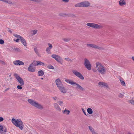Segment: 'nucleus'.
Segmentation results:
<instances>
[{"label": "nucleus", "instance_id": "obj_1", "mask_svg": "<svg viewBox=\"0 0 134 134\" xmlns=\"http://www.w3.org/2000/svg\"><path fill=\"white\" fill-rule=\"evenodd\" d=\"M96 68L98 72L102 74H104L106 70V68L100 62H97L96 63Z\"/></svg>", "mask_w": 134, "mask_h": 134}, {"label": "nucleus", "instance_id": "obj_2", "mask_svg": "<svg viewBox=\"0 0 134 134\" xmlns=\"http://www.w3.org/2000/svg\"><path fill=\"white\" fill-rule=\"evenodd\" d=\"M12 122L15 126L19 127L20 130L23 129L24 125L21 119H18L16 120L14 118H13L12 119Z\"/></svg>", "mask_w": 134, "mask_h": 134}, {"label": "nucleus", "instance_id": "obj_3", "mask_svg": "<svg viewBox=\"0 0 134 134\" xmlns=\"http://www.w3.org/2000/svg\"><path fill=\"white\" fill-rule=\"evenodd\" d=\"M28 102L32 105L40 109H42L43 108V106L35 101L31 99L28 100Z\"/></svg>", "mask_w": 134, "mask_h": 134}, {"label": "nucleus", "instance_id": "obj_4", "mask_svg": "<svg viewBox=\"0 0 134 134\" xmlns=\"http://www.w3.org/2000/svg\"><path fill=\"white\" fill-rule=\"evenodd\" d=\"M90 3L88 1H85L79 3L75 4V6L76 7H88L90 6Z\"/></svg>", "mask_w": 134, "mask_h": 134}, {"label": "nucleus", "instance_id": "obj_5", "mask_svg": "<svg viewBox=\"0 0 134 134\" xmlns=\"http://www.w3.org/2000/svg\"><path fill=\"white\" fill-rule=\"evenodd\" d=\"M86 25L95 29H100L102 28V26L93 23H87L86 24Z\"/></svg>", "mask_w": 134, "mask_h": 134}, {"label": "nucleus", "instance_id": "obj_6", "mask_svg": "<svg viewBox=\"0 0 134 134\" xmlns=\"http://www.w3.org/2000/svg\"><path fill=\"white\" fill-rule=\"evenodd\" d=\"M51 57L55 59L58 63L62 64L63 59L60 56L55 54H53L51 55Z\"/></svg>", "mask_w": 134, "mask_h": 134}, {"label": "nucleus", "instance_id": "obj_7", "mask_svg": "<svg viewBox=\"0 0 134 134\" xmlns=\"http://www.w3.org/2000/svg\"><path fill=\"white\" fill-rule=\"evenodd\" d=\"M14 76L21 85H24V82L23 79L18 74L15 73Z\"/></svg>", "mask_w": 134, "mask_h": 134}, {"label": "nucleus", "instance_id": "obj_8", "mask_svg": "<svg viewBox=\"0 0 134 134\" xmlns=\"http://www.w3.org/2000/svg\"><path fill=\"white\" fill-rule=\"evenodd\" d=\"M84 60V65L86 67L88 70H91V65L89 60L86 58Z\"/></svg>", "mask_w": 134, "mask_h": 134}, {"label": "nucleus", "instance_id": "obj_9", "mask_svg": "<svg viewBox=\"0 0 134 134\" xmlns=\"http://www.w3.org/2000/svg\"><path fill=\"white\" fill-rule=\"evenodd\" d=\"M73 74L79 78L80 79L83 80L84 79V77L82 74L76 70H72Z\"/></svg>", "mask_w": 134, "mask_h": 134}, {"label": "nucleus", "instance_id": "obj_10", "mask_svg": "<svg viewBox=\"0 0 134 134\" xmlns=\"http://www.w3.org/2000/svg\"><path fill=\"white\" fill-rule=\"evenodd\" d=\"M87 46L88 47L97 49L99 50H101L102 49V47L94 44H87Z\"/></svg>", "mask_w": 134, "mask_h": 134}, {"label": "nucleus", "instance_id": "obj_11", "mask_svg": "<svg viewBox=\"0 0 134 134\" xmlns=\"http://www.w3.org/2000/svg\"><path fill=\"white\" fill-rule=\"evenodd\" d=\"M47 44L48 46L46 48V51L48 54H51V50L53 48V46L52 44L50 43H48Z\"/></svg>", "mask_w": 134, "mask_h": 134}, {"label": "nucleus", "instance_id": "obj_12", "mask_svg": "<svg viewBox=\"0 0 134 134\" xmlns=\"http://www.w3.org/2000/svg\"><path fill=\"white\" fill-rule=\"evenodd\" d=\"M57 86L58 88L63 85L59 79H58L55 80Z\"/></svg>", "mask_w": 134, "mask_h": 134}, {"label": "nucleus", "instance_id": "obj_13", "mask_svg": "<svg viewBox=\"0 0 134 134\" xmlns=\"http://www.w3.org/2000/svg\"><path fill=\"white\" fill-rule=\"evenodd\" d=\"M13 63L14 65H23L24 64L23 62L19 60L13 61Z\"/></svg>", "mask_w": 134, "mask_h": 134}, {"label": "nucleus", "instance_id": "obj_14", "mask_svg": "<svg viewBox=\"0 0 134 134\" xmlns=\"http://www.w3.org/2000/svg\"><path fill=\"white\" fill-rule=\"evenodd\" d=\"M74 85H75L76 88L77 89H79L82 91H83L85 90V88H83L79 84L76 82H75Z\"/></svg>", "mask_w": 134, "mask_h": 134}, {"label": "nucleus", "instance_id": "obj_15", "mask_svg": "<svg viewBox=\"0 0 134 134\" xmlns=\"http://www.w3.org/2000/svg\"><path fill=\"white\" fill-rule=\"evenodd\" d=\"M99 85L101 87H104L107 88H109L108 85L106 83L103 82H100L98 83Z\"/></svg>", "mask_w": 134, "mask_h": 134}, {"label": "nucleus", "instance_id": "obj_16", "mask_svg": "<svg viewBox=\"0 0 134 134\" xmlns=\"http://www.w3.org/2000/svg\"><path fill=\"white\" fill-rule=\"evenodd\" d=\"M4 128L3 126L0 124V134H4L7 132V130L6 129L3 130Z\"/></svg>", "mask_w": 134, "mask_h": 134}, {"label": "nucleus", "instance_id": "obj_17", "mask_svg": "<svg viewBox=\"0 0 134 134\" xmlns=\"http://www.w3.org/2000/svg\"><path fill=\"white\" fill-rule=\"evenodd\" d=\"M65 81L66 82L68 83L69 84H70L72 85H74L75 82L74 81H73L69 79H65Z\"/></svg>", "mask_w": 134, "mask_h": 134}, {"label": "nucleus", "instance_id": "obj_18", "mask_svg": "<svg viewBox=\"0 0 134 134\" xmlns=\"http://www.w3.org/2000/svg\"><path fill=\"white\" fill-rule=\"evenodd\" d=\"M60 91L63 93H65L66 92V90L64 85L58 88Z\"/></svg>", "mask_w": 134, "mask_h": 134}, {"label": "nucleus", "instance_id": "obj_19", "mask_svg": "<svg viewBox=\"0 0 134 134\" xmlns=\"http://www.w3.org/2000/svg\"><path fill=\"white\" fill-rule=\"evenodd\" d=\"M28 70L30 72H34L35 71V69L33 67V65L31 64L29 66Z\"/></svg>", "mask_w": 134, "mask_h": 134}, {"label": "nucleus", "instance_id": "obj_20", "mask_svg": "<svg viewBox=\"0 0 134 134\" xmlns=\"http://www.w3.org/2000/svg\"><path fill=\"white\" fill-rule=\"evenodd\" d=\"M20 41L21 43L25 46H27V43L24 38L22 37L20 38Z\"/></svg>", "mask_w": 134, "mask_h": 134}, {"label": "nucleus", "instance_id": "obj_21", "mask_svg": "<svg viewBox=\"0 0 134 134\" xmlns=\"http://www.w3.org/2000/svg\"><path fill=\"white\" fill-rule=\"evenodd\" d=\"M119 80L121 84L123 86H125V83L124 80L121 77H120L119 78Z\"/></svg>", "mask_w": 134, "mask_h": 134}, {"label": "nucleus", "instance_id": "obj_22", "mask_svg": "<svg viewBox=\"0 0 134 134\" xmlns=\"http://www.w3.org/2000/svg\"><path fill=\"white\" fill-rule=\"evenodd\" d=\"M38 31V30L36 29L33 30L31 31L30 33L32 35H34L36 34Z\"/></svg>", "mask_w": 134, "mask_h": 134}, {"label": "nucleus", "instance_id": "obj_23", "mask_svg": "<svg viewBox=\"0 0 134 134\" xmlns=\"http://www.w3.org/2000/svg\"><path fill=\"white\" fill-rule=\"evenodd\" d=\"M54 107L58 110L60 111L61 110V109L60 107L59 106L58 104L56 103H54Z\"/></svg>", "mask_w": 134, "mask_h": 134}, {"label": "nucleus", "instance_id": "obj_24", "mask_svg": "<svg viewBox=\"0 0 134 134\" xmlns=\"http://www.w3.org/2000/svg\"><path fill=\"white\" fill-rule=\"evenodd\" d=\"M88 127L90 130L92 134H96V133L94 131L92 127L91 126H89Z\"/></svg>", "mask_w": 134, "mask_h": 134}, {"label": "nucleus", "instance_id": "obj_25", "mask_svg": "<svg viewBox=\"0 0 134 134\" xmlns=\"http://www.w3.org/2000/svg\"><path fill=\"white\" fill-rule=\"evenodd\" d=\"M36 65H41L42 66H44L45 65V64L44 63L40 62L39 61H36Z\"/></svg>", "mask_w": 134, "mask_h": 134}, {"label": "nucleus", "instance_id": "obj_26", "mask_svg": "<svg viewBox=\"0 0 134 134\" xmlns=\"http://www.w3.org/2000/svg\"><path fill=\"white\" fill-rule=\"evenodd\" d=\"M119 4L121 6H122L125 4L126 3L124 0H120L119 2Z\"/></svg>", "mask_w": 134, "mask_h": 134}, {"label": "nucleus", "instance_id": "obj_27", "mask_svg": "<svg viewBox=\"0 0 134 134\" xmlns=\"http://www.w3.org/2000/svg\"><path fill=\"white\" fill-rule=\"evenodd\" d=\"M38 74L39 76H42L44 74L43 71L41 70H40L38 71Z\"/></svg>", "mask_w": 134, "mask_h": 134}, {"label": "nucleus", "instance_id": "obj_28", "mask_svg": "<svg viewBox=\"0 0 134 134\" xmlns=\"http://www.w3.org/2000/svg\"><path fill=\"white\" fill-rule=\"evenodd\" d=\"M87 111L88 113L90 114H92L93 111L92 109L90 108H88L87 109Z\"/></svg>", "mask_w": 134, "mask_h": 134}, {"label": "nucleus", "instance_id": "obj_29", "mask_svg": "<svg viewBox=\"0 0 134 134\" xmlns=\"http://www.w3.org/2000/svg\"><path fill=\"white\" fill-rule=\"evenodd\" d=\"M0 1L9 4H11L12 3V2L9 0H0Z\"/></svg>", "mask_w": 134, "mask_h": 134}, {"label": "nucleus", "instance_id": "obj_30", "mask_svg": "<svg viewBox=\"0 0 134 134\" xmlns=\"http://www.w3.org/2000/svg\"><path fill=\"white\" fill-rule=\"evenodd\" d=\"M64 113L68 115L70 113V111L68 110L65 109L64 111Z\"/></svg>", "mask_w": 134, "mask_h": 134}, {"label": "nucleus", "instance_id": "obj_31", "mask_svg": "<svg viewBox=\"0 0 134 134\" xmlns=\"http://www.w3.org/2000/svg\"><path fill=\"white\" fill-rule=\"evenodd\" d=\"M129 102L132 104L134 105V97L132 98L130 100Z\"/></svg>", "mask_w": 134, "mask_h": 134}, {"label": "nucleus", "instance_id": "obj_32", "mask_svg": "<svg viewBox=\"0 0 134 134\" xmlns=\"http://www.w3.org/2000/svg\"><path fill=\"white\" fill-rule=\"evenodd\" d=\"M47 68L48 69H54V67L51 65H48L47 66Z\"/></svg>", "mask_w": 134, "mask_h": 134}, {"label": "nucleus", "instance_id": "obj_33", "mask_svg": "<svg viewBox=\"0 0 134 134\" xmlns=\"http://www.w3.org/2000/svg\"><path fill=\"white\" fill-rule=\"evenodd\" d=\"M14 36L18 38H19L20 39L22 37L21 36L16 34H14Z\"/></svg>", "mask_w": 134, "mask_h": 134}, {"label": "nucleus", "instance_id": "obj_34", "mask_svg": "<svg viewBox=\"0 0 134 134\" xmlns=\"http://www.w3.org/2000/svg\"><path fill=\"white\" fill-rule=\"evenodd\" d=\"M62 40L66 42H68L70 40V39L67 38H63Z\"/></svg>", "mask_w": 134, "mask_h": 134}, {"label": "nucleus", "instance_id": "obj_35", "mask_svg": "<svg viewBox=\"0 0 134 134\" xmlns=\"http://www.w3.org/2000/svg\"><path fill=\"white\" fill-rule=\"evenodd\" d=\"M61 106L63 104V102L62 101H59L57 102Z\"/></svg>", "mask_w": 134, "mask_h": 134}, {"label": "nucleus", "instance_id": "obj_36", "mask_svg": "<svg viewBox=\"0 0 134 134\" xmlns=\"http://www.w3.org/2000/svg\"><path fill=\"white\" fill-rule=\"evenodd\" d=\"M22 86L23 85H18L17 86V88L21 90L22 88Z\"/></svg>", "mask_w": 134, "mask_h": 134}, {"label": "nucleus", "instance_id": "obj_37", "mask_svg": "<svg viewBox=\"0 0 134 134\" xmlns=\"http://www.w3.org/2000/svg\"><path fill=\"white\" fill-rule=\"evenodd\" d=\"M34 50L36 54H38V49L36 48H34Z\"/></svg>", "mask_w": 134, "mask_h": 134}, {"label": "nucleus", "instance_id": "obj_38", "mask_svg": "<svg viewBox=\"0 0 134 134\" xmlns=\"http://www.w3.org/2000/svg\"><path fill=\"white\" fill-rule=\"evenodd\" d=\"M4 41L2 39H0V44H3L4 43Z\"/></svg>", "mask_w": 134, "mask_h": 134}, {"label": "nucleus", "instance_id": "obj_39", "mask_svg": "<svg viewBox=\"0 0 134 134\" xmlns=\"http://www.w3.org/2000/svg\"><path fill=\"white\" fill-rule=\"evenodd\" d=\"M118 97L120 98H122L124 95L123 94L121 93H120L118 94Z\"/></svg>", "mask_w": 134, "mask_h": 134}, {"label": "nucleus", "instance_id": "obj_40", "mask_svg": "<svg viewBox=\"0 0 134 134\" xmlns=\"http://www.w3.org/2000/svg\"><path fill=\"white\" fill-rule=\"evenodd\" d=\"M82 111L83 113H84V114L85 115H87L86 113V112H85V111L84 110V109L83 108H82Z\"/></svg>", "mask_w": 134, "mask_h": 134}, {"label": "nucleus", "instance_id": "obj_41", "mask_svg": "<svg viewBox=\"0 0 134 134\" xmlns=\"http://www.w3.org/2000/svg\"><path fill=\"white\" fill-rule=\"evenodd\" d=\"M4 119L2 117H0V122L2 121H3Z\"/></svg>", "mask_w": 134, "mask_h": 134}, {"label": "nucleus", "instance_id": "obj_42", "mask_svg": "<svg viewBox=\"0 0 134 134\" xmlns=\"http://www.w3.org/2000/svg\"><path fill=\"white\" fill-rule=\"evenodd\" d=\"M15 50L16 51H19L20 49L18 48H16L15 49Z\"/></svg>", "mask_w": 134, "mask_h": 134}, {"label": "nucleus", "instance_id": "obj_43", "mask_svg": "<svg viewBox=\"0 0 134 134\" xmlns=\"http://www.w3.org/2000/svg\"><path fill=\"white\" fill-rule=\"evenodd\" d=\"M65 60L67 61H69L70 60V59L68 58H66L65 59Z\"/></svg>", "mask_w": 134, "mask_h": 134}, {"label": "nucleus", "instance_id": "obj_44", "mask_svg": "<svg viewBox=\"0 0 134 134\" xmlns=\"http://www.w3.org/2000/svg\"><path fill=\"white\" fill-rule=\"evenodd\" d=\"M19 39H20L19 38H18V39H16V40H15V41L16 42H18Z\"/></svg>", "mask_w": 134, "mask_h": 134}, {"label": "nucleus", "instance_id": "obj_45", "mask_svg": "<svg viewBox=\"0 0 134 134\" xmlns=\"http://www.w3.org/2000/svg\"><path fill=\"white\" fill-rule=\"evenodd\" d=\"M53 99L54 100H57V99H58L57 98V97H53Z\"/></svg>", "mask_w": 134, "mask_h": 134}, {"label": "nucleus", "instance_id": "obj_46", "mask_svg": "<svg viewBox=\"0 0 134 134\" xmlns=\"http://www.w3.org/2000/svg\"><path fill=\"white\" fill-rule=\"evenodd\" d=\"M69 0H63V2H67L69 1Z\"/></svg>", "mask_w": 134, "mask_h": 134}, {"label": "nucleus", "instance_id": "obj_47", "mask_svg": "<svg viewBox=\"0 0 134 134\" xmlns=\"http://www.w3.org/2000/svg\"><path fill=\"white\" fill-rule=\"evenodd\" d=\"M132 59L134 62V56H133L132 57Z\"/></svg>", "mask_w": 134, "mask_h": 134}, {"label": "nucleus", "instance_id": "obj_48", "mask_svg": "<svg viewBox=\"0 0 134 134\" xmlns=\"http://www.w3.org/2000/svg\"><path fill=\"white\" fill-rule=\"evenodd\" d=\"M127 134H132L129 132H128L127 133Z\"/></svg>", "mask_w": 134, "mask_h": 134}, {"label": "nucleus", "instance_id": "obj_49", "mask_svg": "<svg viewBox=\"0 0 134 134\" xmlns=\"http://www.w3.org/2000/svg\"><path fill=\"white\" fill-rule=\"evenodd\" d=\"M41 79H42V80H43V78H41Z\"/></svg>", "mask_w": 134, "mask_h": 134}, {"label": "nucleus", "instance_id": "obj_50", "mask_svg": "<svg viewBox=\"0 0 134 134\" xmlns=\"http://www.w3.org/2000/svg\"><path fill=\"white\" fill-rule=\"evenodd\" d=\"M2 63H3V64H5V63H4V62H2Z\"/></svg>", "mask_w": 134, "mask_h": 134}, {"label": "nucleus", "instance_id": "obj_51", "mask_svg": "<svg viewBox=\"0 0 134 134\" xmlns=\"http://www.w3.org/2000/svg\"><path fill=\"white\" fill-rule=\"evenodd\" d=\"M93 71L94 72H96V70H93Z\"/></svg>", "mask_w": 134, "mask_h": 134}, {"label": "nucleus", "instance_id": "obj_52", "mask_svg": "<svg viewBox=\"0 0 134 134\" xmlns=\"http://www.w3.org/2000/svg\"><path fill=\"white\" fill-rule=\"evenodd\" d=\"M8 90V88H7V89L5 90V91H6L7 90Z\"/></svg>", "mask_w": 134, "mask_h": 134}, {"label": "nucleus", "instance_id": "obj_53", "mask_svg": "<svg viewBox=\"0 0 134 134\" xmlns=\"http://www.w3.org/2000/svg\"><path fill=\"white\" fill-rule=\"evenodd\" d=\"M10 31V32L11 33L12 32L11 31Z\"/></svg>", "mask_w": 134, "mask_h": 134}, {"label": "nucleus", "instance_id": "obj_54", "mask_svg": "<svg viewBox=\"0 0 134 134\" xmlns=\"http://www.w3.org/2000/svg\"><path fill=\"white\" fill-rule=\"evenodd\" d=\"M10 31V32L11 33L12 32L11 31Z\"/></svg>", "mask_w": 134, "mask_h": 134}]
</instances>
